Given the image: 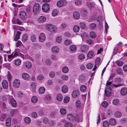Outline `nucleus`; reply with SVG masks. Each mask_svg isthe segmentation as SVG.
I'll list each match as a JSON object with an SVG mask.
<instances>
[{
    "instance_id": "nucleus-1",
    "label": "nucleus",
    "mask_w": 127,
    "mask_h": 127,
    "mask_svg": "<svg viewBox=\"0 0 127 127\" xmlns=\"http://www.w3.org/2000/svg\"><path fill=\"white\" fill-rule=\"evenodd\" d=\"M67 119L70 120H75L76 122L82 121V117L81 115L80 116L77 115L76 117H75L72 114H69L67 115Z\"/></svg>"
},
{
    "instance_id": "nucleus-46",
    "label": "nucleus",
    "mask_w": 127,
    "mask_h": 127,
    "mask_svg": "<svg viewBox=\"0 0 127 127\" xmlns=\"http://www.w3.org/2000/svg\"><path fill=\"white\" fill-rule=\"evenodd\" d=\"M80 26L81 28L82 29H84L86 26L85 23L83 22H81L80 23Z\"/></svg>"
},
{
    "instance_id": "nucleus-7",
    "label": "nucleus",
    "mask_w": 127,
    "mask_h": 127,
    "mask_svg": "<svg viewBox=\"0 0 127 127\" xmlns=\"http://www.w3.org/2000/svg\"><path fill=\"white\" fill-rule=\"evenodd\" d=\"M42 9L44 12H47L50 10V7L49 4L48 3H44L43 4L42 7Z\"/></svg>"
},
{
    "instance_id": "nucleus-61",
    "label": "nucleus",
    "mask_w": 127,
    "mask_h": 127,
    "mask_svg": "<svg viewBox=\"0 0 127 127\" xmlns=\"http://www.w3.org/2000/svg\"><path fill=\"white\" fill-rule=\"evenodd\" d=\"M86 42L88 44L91 45L94 44V41L91 39H89L86 40Z\"/></svg>"
},
{
    "instance_id": "nucleus-39",
    "label": "nucleus",
    "mask_w": 127,
    "mask_h": 127,
    "mask_svg": "<svg viewBox=\"0 0 127 127\" xmlns=\"http://www.w3.org/2000/svg\"><path fill=\"white\" fill-rule=\"evenodd\" d=\"M121 113L117 111L115 112L114 114V116L117 118L120 117L122 116Z\"/></svg>"
},
{
    "instance_id": "nucleus-21",
    "label": "nucleus",
    "mask_w": 127,
    "mask_h": 127,
    "mask_svg": "<svg viewBox=\"0 0 127 127\" xmlns=\"http://www.w3.org/2000/svg\"><path fill=\"white\" fill-rule=\"evenodd\" d=\"M79 91L76 90L74 91L72 93V96L73 97H75L79 95Z\"/></svg>"
},
{
    "instance_id": "nucleus-17",
    "label": "nucleus",
    "mask_w": 127,
    "mask_h": 127,
    "mask_svg": "<svg viewBox=\"0 0 127 127\" xmlns=\"http://www.w3.org/2000/svg\"><path fill=\"white\" fill-rule=\"evenodd\" d=\"M11 119L10 117L8 118L6 120V124L7 126L9 127L11 126Z\"/></svg>"
},
{
    "instance_id": "nucleus-64",
    "label": "nucleus",
    "mask_w": 127,
    "mask_h": 127,
    "mask_svg": "<svg viewBox=\"0 0 127 127\" xmlns=\"http://www.w3.org/2000/svg\"><path fill=\"white\" fill-rule=\"evenodd\" d=\"M49 76L51 78L54 77L55 75V73L54 72H50L49 74Z\"/></svg>"
},
{
    "instance_id": "nucleus-31",
    "label": "nucleus",
    "mask_w": 127,
    "mask_h": 127,
    "mask_svg": "<svg viewBox=\"0 0 127 127\" xmlns=\"http://www.w3.org/2000/svg\"><path fill=\"white\" fill-rule=\"evenodd\" d=\"M79 27L78 25H75L73 28V30L75 32H78L79 31Z\"/></svg>"
},
{
    "instance_id": "nucleus-32",
    "label": "nucleus",
    "mask_w": 127,
    "mask_h": 127,
    "mask_svg": "<svg viewBox=\"0 0 127 127\" xmlns=\"http://www.w3.org/2000/svg\"><path fill=\"white\" fill-rule=\"evenodd\" d=\"M74 3L76 6H78L81 5L82 2L80 0H76L75 1Z\"/></svg>"
},
{
    "instance_id": "nucleus-44",
    "label": "nucleus",
    "mask_w": 127,
    "mask_h": 127,
    "mask_svg": "<svg viewBox=\"0 0 127 127\" xmlns=\"http://www.w3.org/2000/svg\"><path fill=\"white\" fill-rule=\"evenodd\" d=\"M94 55V53L92 51H89L88 53L87 56L90 58H91L93 57Z\"/></svg>"
},
{
    "instance_id": "nucleus-25",
    "label": "nucleus",
    "mask_w": 127,
    "mask_h": 127,
    "mask_svg": "<svg viewBox=\"0 0 127 127\" xmlns=\"http://www.w3.org/2000/svg\"><path fill=\"white\" fill-rule=\"evenodd\" d=\"M10 102L13 106L15 107L17 103L16 101L13 98H11L10 99Z\"/></svg>"
},
{
    "instance_id": "nucleus-20",
    "label": "nucleus",
    "mask_w": 127,
    "mask_h": 127,
    "mask_svg": "<svg viewBox=\"0 0 127 127\" xmlns=\"http://www.w3.org/2000/svg\"><path fill=\"white\" fill-rule=\"evenodd\" d=\"M25 65L26 67L28 69H30L32 66L31 63L29 61L26 62L25 63Z\"/></svg>"
},
{
    "instance_id": "nucleus-52",
    "label": "nucleus",
    "mask_w": 127,
    "mask_h": 127,
    "mask_svg": "<svg viewBox=\"0 0 127 127\" xmlns=\"http://www.w3.org/2000/svg\"><path fill=\"white\" fill-rule=\"evenodd\" d=\"M71 43V40L68 39H66L64 41V43L66 45H69Z\"/></svg>"
},
{
    "instance_id": "nucleus-60",
    "label": "nucleus",
    "mask_w": 127,
    "mask_h": 127,
    "mask_svg": "<svg viewBox=\"0 0 127 127\" xmlns=\"http://www.w3.org/2000/svg\"><path fill=\"white\" fill-rule=\"evenodd\" d=\"M119 102V100H118L115 99L113 100L112 103H113L115 105H117Z\"/></svg>"
},
{
    "instance_id": "nucleus-6",
    "label": "nucleus",
    "mask_w": 127,
    "mask_h": 127,
    "mask_svg": "<svg viewBox=\"0 0 127 127\" xmlns=\"http://www.w3.org/2000/svg\"><path fill=\"white\" fill-rule=\"evenodd\" d=\"M20 84V81L19 79H15L13 82V87L17 88L19 87Z\"/></svg>"
},
{
    "instance_id": "nucleus-27",
    "label": "nucleus",
    "mask_w": 127,
    "mask_h": 127,
    "mask_svg": "<svg viewBox=\"0 0 127 127\" xmlns=\"http://www.w3.org/2000/svg\"><path fill=\"white\" fill-rule=\"evenodd\" d=\"M56 98L58 101H61L63 99V96L61 94H58Z\"/></svg>"
},
{
    "instance_id": "nucleus-24",
    "label": "nucleus",
    "mask_w": 127,
    "mask_h": 127,
    "mask_svg": "<svg viewBox=\"0 0 127 127\" xmlns=\"http://www.w3.org/2000/svg\"><path fill=\"white\" fill-rule=\"evenodd\" d=\"M62 92L64 93H66L68 91V88L66 86H64L62 88Z\"/></svg>"
},
{
    "instance_id": "nucleus-23",
    "label": "nucleus",
    "mask_w": 127,
    "mask_h": 127,
    "mask_svg": "<svg viewBox=\"0 0 127 127\" xmlns=\"http://www.w3.org/2000/svg\"><path fill=\"white\" fill-rule=\"evenodd\" d=\"M73 16L75 19H78L80 18V14L78 12H75L73 14Z\"/></svg>"
},
{
    "instance_id": "nucleus-43",
    "label": "nucleus",
    "mask_w": 127,
    "mask_h": 127,
    "mask_svg": "<svg viewBox=\"0 0 127 127\" xmlns=\"http://www.w3.org/2000/svg\"><path fill=\"white\" fill-rule=\"evenodd\" d=\"M36 85L34 82L32 83L31 84V90L33 91H34L35 89Z\"/></svg>"
},
{
    "instance_id": "nucleus-18",
    "label": "nucleus",
    "mask_w": 127,
    "mask_h": 127,
    "mask_svg": "<svg viewBox=\"0 0 127 127\" xmlns=\"http://www.w3.org/2000/svg\"><path fill=\"white\" fill-rule=\"evenodd\" d=\"M51 50L52 52L54 53H57L59 51V49L57 46H54L52 47Z\"/></svg>"
},
{
    "instance_id": "nucleus-35",
    "label": "nucleus",
    "mask_w": 127,
    "mask_h": 127,
    "mask_svg": "<svg viewBox=\"0 0 127 127\" xmlns=\"http://www.w3.org/2000/svg\"><path fill=\"white\" fill-rule=\"evenodd\" d=\"M64 126L65 127H72V124L69 122H66L64 124Z\"/></svg>"
},
{
    "instance_id": "nucleus-9",
    "label": "nucleus",
    "mask_w": 127,
    "mask_h": 127,
    "mask_svg": "<svg viewBox=\"0 0 127 127\" xmlns=\"http://www.w3.org/2000/svg\"><path fill=\"white\" fill-rule=\"evenodd\" d=\"M100 59L99 57H98L96 58L95 61V66L93 69V71H95L96 69L97 68V65L100 64Z\"/></svg>"
},
{
    "instance_id": "nucleus-19",
    "label": "nucleus",
    "mask_w": 127,
    "mask_h": 127,
    "mask_svg": "<svg viewBox=\"0 0 127 127\" xmlns=\"http://www.w3.org/2000/svg\"><path fill=\"white\" fill-rule=\"evenodd\" d=\"M109 123L111 125L114 126L116 124V122L114 119L111 118L109 120Z\"/></svg>"
},
{
    "instance_id": "nucleus-54",
    "label": "nucleus",
    "mask_w": 127,
    "mask_h": 127,
    "mask_svg": "<svg viewBox=\"0 0 127 127\" xmlns=\"http://www.w3.org/2000/svg\"><path fill=\"white\" fill-rule=\"evenodd\" d=\"M31 39L32 42L35 41L36 39V36L34 35H32L31 37Z\"/></svg>"
},
{
    "instance_id": "nucleus-37",
    "label": "nucleus",
    "mask_w": 127,
    "mask_h": 127,
    "mask_svg": "<svg viewBox=\"0 0 127 127\" xmlns=\"http://www.w3.org/2000/svg\"><path fill=\"white\" fill-rule=\"evenodd\" d=\"M28 39V36L27 34H24L23 36L22 37V41L23 42H25Z\"/></svg>"
},
{
    "instance_id": "nucleus-51",
    "label": "nucleus",
    "mask_w": 127,
    "mask_h": 127,
    "mask_svg": "<svg viewBox=\"0 0 127 127\" xmlns=\"http://www.w3.org/2000/svg\"><path fill=\"white\" fill-rule=\"evenodd\" d=\"M116 72L118 74H122L123 73V70L121 68H118L117 69Z\"/></svg>"
},
{
    "instance_id": "nucleus-49",
    "label": "nucleus",
    "mask_w": 127,
    "mask_h": 127,
    "mask_svg": "<svg viewBox=\"0 0 127 127\" xmlns=\"http://www.w3.org/2000/svg\"><path fill=\"white\" fill-rule=\"evenodd\" d=\"M58 13V10L56 9H54L52 12V15L53 16H56Z\"/></svg>"
},
{
    "instance_id": "nucleus-14",
    "label": "nucleus",
    "mask_w": 127,
    "mask_h": 127,
    "mask_svg": "<svg viewBox=\"0 0 127 127\" xmlns=\"http://www.w3.org/2000/svg\"><path fill=\"white\" fill-rule=\"evenodd\" d=\"M89 49L88 46L87 45H82L81 48V51L83 52H86Z\"/></svg>"
},
{
    "instance_id": "nucleus-40",
    "label": "nucleus",
    "mask_w": 127,
    "mask_h": 127,
    "mask_svg": "<svg viewBox=\"0 0 127 127\" xmlns=\"http://www.w3.org/2000/svg\"><path fill=\"white\" fill-rule=\"evenodd\" d=\"M45 88L44 87H42L39 88V92L40 94H42L45 92Z\"/></svg>"
},
{
    "instance_id": "nucleus-8",
    "label": "nucleus",
    "mask_w": 127,
    "mask_h": 127,
    "mask_svg": "<svg viewBox=\"0 0 127 127\" xmlns=\"http://www.w3.org/2000/svg\"><path fill=\"white\" fill-rule=\"evenodd\" d=\"M20 16L22 19L24 20L26 18L27 15L25 11H22L20 13Z\"/></svg>"
},
{
    "instance_id": "nucleus-10",
    "label": "nucleus",
    "mask_w": 127,
    "mask_h": 127,
    "mask_svg": "<svg viewBox=\"0 0 127 127\" xmlns=\"http://www.w3.org/2000/svg\"><path fill=\"white\" fill-rule=\"evenodd\" d=\"M39 38L40 41L41 42H43L46 39V36L43 33H40Z\"/></svg>"
},
{
    "instance_id": "nucleus-38",
    "label": "nucleus",
    "mask_w": 127,
    "mask_h": 127,
    "mask_svg": "<svg viewBox=\"0 0 127 127\" xmlns=\"http://www.w3.org/2000/svg\"><path fill=\"white\" fill-rule=\"evenodd\" d=\"M90 37L92 38H95L96 37V35L95 33L94 32H92L90 33Z\"/></svg>"
},
{
    "instance_id": "nucleus-33",
    "label": "nucleus",
    "mask_w": 127,
    "mask_h": 127,
    "mask_svg": "<svg viewBox=\"0 0 127 127\" xmlns=\"http://www.w3.org/2000/svg\"><path fill=\"white\" fill-rule=\"evenodd\" d=\"M60 112L61 114L62 115H65L66 113V110L63 108H62L60 109Z\"/></svg>"
},
{
    "instance_id": "nucleus-11",
    "label": "nucleus",
    "mask_w": 127,
    "mask_h": 127,
    "mask_svg": "<svg viewBox=\"0 0 127 127\" xmlns=\"http://www.w3.org/2000/svg\"><path fill=\"white\" fill-rule=\"evenodd\" d=\"M22 77L23 79L26 80H29L30 78V76L29 74L26 72L22 73Z\"/></svg>"
},
{
    "instance_id": "nucleus-53",
    "label": "nucleus",
    "mask_w": 127,
    "mask_h": 127,
    "mask_svg": "<svg viewBox=\"0 0 127 127\" xmlns=\"http://www.w3.org/2000/svg\"><path fill=\"white\" fill-rule=\"evenodd\" d=\"M93 66V65L91 63H88L87 65V68L89 69H92Z\"/></svg>"
},
{
    "instance_id": "nucleus-4",
    "label": "nucleus",
    "mask_w": 127,
    "mask_h": 127,
    "mask_svg": "<svg viewBox=\"0 0 127 127\" xmlns=\"http://www.w3.org/2000/svg\"><path fill=\"white\" fill-rule=\"evenodd\" d=\"M40 9V5L38 3H36L34 5L33 11L34 14H36L38 12Z\"/></svg>"
},
{
    "instance_id": "nucleus-42",
    "label": "nucleus",
    "mask_w": 127,
    "mask_h": 127,
    "mask_svg": "<svg viewBox=\"0 0 127 127\" xmlns=\"http://www.w3.org/2000/svg\"><path fill=\"white\" fill-rule=\"evenodd\" d=\"M24 120L26 123L28 124L30 123L31 119L30 118L27 117L25 118Z\"/></svg>"
},
{
    "instance_id": "nucleus-13",
    "label": "nucleus",
    "mask_w": 127,
    "mask_h": 127,
    "mask_svg": "<svg viewBox=\"0 0 127 127\" xmlns=\"http://www.w3.org/2000/svg\"><path fill=\"white\" fill-rule=\"evenodd\" d=\"M120 93L122 96L126 95L127 94V88L125 87L123 88L120 91Z\"/></svg>"
},
{
    "instance_id": "nucleus-28",
    "label": "nucleus",
    "mask_w": 127,
    "mask_h": 127,
    "mask_svg": "<svg viewBox=\"0 0 127 127\" xmlns=\"http://www.w3.org/2000/svg\"><path fill=\"white\" fill-rule=\"evenodd\" d=\"M63 72L64 73H67L69 71V69L67 66H64L62 69Z\"/></svg>"
},
{
    "instance_id": "nucleus-47",
    "label": "nucleus",
    "mask_w": 127,
    "mask_h": 127,
    "mask_svg": "<svg viewBox=\"0 0 127 127\" xmlns=\"http://www.w3.org/2000/svg\"><path fill=\"white\" fill-rule=\"evenodd\" d=\"M108 105V102L106 101H104L101 103V105L102 107L104 108L106 107Z\"/></svg>"
},
{
    "instance_id": "nucleus-3",
    "label": "nucleus",
    "mask_w": 127,
    "mask_h": 127,
    "mask_svg": "<svg viewBox=\"0 0 127 127\" xmlns=\"http://www.w3.org/2000/svg\"><path fill=\"white\" fill-rule=\"evenodd\" d=\"M46 29L50 31L55 32L57 31L56 27L51 24H47L45 26Z\"/></svg>"
},
{
    "instance_id": "nucleus-16",
    "label": "nucleus",
    "mask_w": 127,
    "mask_h": 127,
    "mask_svg": "<svg viewBox=\"0 0 127 127\" xmlns=\"http://www.w3.org/2000/svg\"><path fill=\"white\" fill-rule=\"evenodd\" d=\"M2 85L3 88L4 89H6L8 87V83L6 80H3L2 82Z\"/></svg>"
},
{
    "instance_id": "nucleus-62",
    "label": "nucleus",
    "mask_w": 127,
    "mask_h": 127,
    "mask_svg": "<svg viewBox=\"0 0 127 127\" xmlns=\"http://www.w3.org/2000/svg\"><path fill=\"white\" fill-rule=\"evenodd\" d=\"M43 123L45 124L48 123L49 122L48 119L46 118H43Z\"/></svg>"
},
{
    "instance_id": "nucleus-50",
    "label": "nucleus",
    "mask_w": 127,
    "mask_h": 127,
    "mask_svg": "<svg viewBox=\"0 0 127 127\" xmlns=\"http://www.w3.org/2000/svg\"><path fill=\"white\" fill-rule=\"evenodd\" d=\"M64 36L66 37L69 38L71 37V34L68 32H66L64 34Z\"/></svg>"
},
{
    "instance_id": "nucleus-57",
    "label": "nucleus",
    "mask_w": 127,
    "mask_h": 127,
    "mask_svg": "<svg viewBox=\"0 0 127 127\" xmlns=\"http://www.w3.org/2000/svg\"><path fill=\"white\" fill-rule=\"evenodd\" d=\"M16 47H17L19 46H21L22 45V44L21 41L20 40H18L16 42Z\"/></svg>"
},
{
    "instance_id": "nucleus-34",
    "label": "nucleus",
    "mask_w": 127,
    "mask_h": 127,
    "mask_svg": "<svg viewBox=\"0 0 127 127\" xmlns=\"http://www.w3.org/2000/svg\"><path fill=\"white\" fill-rule=\"evenodd\" d=\"M38 100V99L36 96H32L31 98L32 102L35 103H36Z\"/></svg>"
},
{
    "instance_id": "nucleus-36",
    "label": "nucleus",
    "mask_w": 127,
    "mask_h": 127,
    "mask_svg": "<svg viewBox=\"0 0 127 127\" xmlns=\"http://www.w3.org/2000/svg\"><path fill=\"white\" fill-rule=\"evenodd\" d=\"M70 48V50L73 51H75L77 49L76 47L74 45H71Z\"/></svg>"
},
{
    "instance_id": "nucleus-22",
    "label": "nucleus",
    "mask_w": 127,
    "mask_h": 127,
    "mask_svg": "<svg viewBox=\"0 0 127 127\" xmlns=\"http://www.w3.org/2000/svg\"><path fill=\"white\" fill-rule=\"evenodd\" d=\"M15 64L17 66L19 65L21 63V61L19 59H15L14 61Z\"/></svg>"
},
{
    "instance_id": "nucleus-30",
    "label": "nucleus",
    "mask_w": 127,
    "mask_h": 127,
    "mask_svg": "<svg viewBox=\"0 0 127 127\" xmlns=\"http://www.w3.org/2000/svg\"><path fill=\"white\" fill-rule=\"evenodd\" d=\"M86 86L85 85H82L80 88V90L81 92H85L86 91Z\"/></svg>"
},
{
    "instance_id": "nucleus-55",
    "label": "nucleus",
    "mask_w": 127,
    "mask_h": 127,
    "mask_svg": "<svg viewBox=\"0 0 127 127\" xmlns=\"http://www.w3.org/2000/svg\"><path fill=\"white\" fill-rule=\"evenodd\" d=\"M32 117L34 118H36L37 117V115L36 112H34L32 113Z\"/></svg>"
},
{
    "instance_id": "nucleus-48",
    "label": "nucleus",
    "mask_w": 127,
    "mask_h": 127,
    "mask_svg": "<svg viewBox=\"0 0 127 127\" xmlns=\"http://www.w3.org/2000/svg\"><path fill=\"white\" fill-rule=\"evenodd\" d=\"M44 78V76L42 74H40L37 76V78L39 80H43Z\"/></svg>"
},
{
    "instance_id": "nucleus-26",
    "label": "nucleus",
    "mask_w": 127,
    "mask_h": 127,
    "mask_svg": "<svg viewBox=\"0 0 127 127\" xmlns=\"http://www.w3.org/2000/svg\"><path fill=\"white\" fill-rule=\"evenodd\" d=\"M21 32L19 31H18L16 34L14 40L16 41H17L19 39L20 35Z\"/></svg>"
},
{
    "instance_id": "nucleus-12",
    "label": "nucleus",
    "mask_w": 127,
    "mask_h": 127,
    "mask_svg": "<svg viewBox=\"0 0 127 127\" xmlns=\"http://www.w3.org/2000/svg\"><path fill=\"white\" fill-rule=\"evenodd\" d=\"M46 17L44 16H41L39 17L38 18V21L40 23H43L46 20Z\"/></svg>"
},
{
    "instance_id": "nucleus-15",
    "label": "nucleus",
    "mask_w": 127,
    "mask_h": 127,
    "mask_svg": "<svg viewBox=\"0 0 127 127\" xmlns=\"http://www.w3.org/2000/svg\"><path fill=\"white\" fill-rule=\"evenodd\" d=\"M95 4L94 2H88L87 3V6L91 10L95 7Z\"/></svg>"
},
{
    "instance_id": "nucleus-45",
    "label": "nucleus",
    "mask_w": 127,
    "mask_h": 127,
    "mask_svg": "<svg viewBox=\"0 0 127 127\" xmlns=\"http://www.w3.org/2000/svg\"><path fill=\"white\" fill-rule=\"evenodd\" d=\"M109 123L106 121H104L103 122V125L104 127H108L109 126Z\"/></svg>"
},
{
    "instance_id": "nucleus-63",
    "label": "nucleus",
    "mask_w": 127,
    "mask_h": 127,
    "mask_svg": "<svg viewBox=\"0 0 127 127\" xmlns=\"http://www.w3.org/2000/svg\"><path fill=\"white\" fill-rule=\"evenodd\" d=\"M51 59L55 61L57 60L58 59L57 57L54 55H52L51 56Z\"/></svg>"
},
{
    "instance_id": "nucleus-41",
    "label": "nucleus",
    "mask_w": 127,
    "mask_h": 127,
    "mask_svg": "<svg viewBox=\"0 0 127 127\" xmlns=\"http://www.w3.org/2000/svg\"><path fill=\"white\" fill-rule=\"evenodd\" d=\"M62 40V37L60 36H58L56 37V41L58 43H60Z\"/></svg>"
},
{
    "instance_id": "nucleus-5",
    "label": "nucleus",
    "mask_w": 127,
    "mask_h": 127,
    "mask_svg": "<svg viewBox=\"0 0 127 127\" xmlns=\"http://www.w3.org/2000/svg\"><path fill=\"white\" fill-rule=\"evenodd\" d=\"M67 3V1L65 0H61L57 2V5L59 7H61L65 5Z\"/></svg>"
},
{
    "instance_id": "nucleus-2",
    "label": "nucleus",
    "mask_w": 127,
    "mask_h": 127,
    "mask_svg": "<svg viewBox=\"0 0 127 127\" xmlns=\"http://www.w3.org/2000/svg\"><path fill=\"white\" fill-rule=\"evenodd\" d=\"M112 82H109L108 81H107L106 83V86L107 88L105 91V95L106 96L108 97L110 96L111 95V89L110 87L109 86H108V85H111L112 84Z\"/></svg>"
},
{
    "instance_id": "nucleus-59",
    "label": "nucleus",
    "mask_w": 127,
    "mask_h": 127,
    "mask_svg": "<svg viewBox=\"0 0 127 127\" xmlns=\"http://www.w3.org/2000/svg\"><path fill=\"white\" fill-rule=\"evenodd\" d=\"M96 27V25L94 23H91L90 26V28L94 30L95 29Z\"/></svg>"
},
{
    "instance_id": "nucleus-58",
    "label": "nucleus",
    "mask_w": 127,
    "mask_h": 127,
    "mask_svg": "<svg viewBox=\"0 0 127 127\" xmlns=\"http://www.w3.org/2000/svg\"><path fill=\"white\" fill-rule=\"evenodd\" d=\"M70 98L68 96L65 97L64 99V102L65 103H68L69 101Z\"/></svg>"
},
{
    "instance_id": "nucleus-56",
    "label": "nucleus",
    "mask_w": 127,
    "mask_h": 127,
    "mask_svg": "<svg viewBox=\"0 0 127 127\" xmlns=\"http://www.w3.org/2000/svg\"><path fill=\"white\" fill-rule=\"evenodd\" d=\"M61 78L65 80H67L68 78V76L65 75H62Z\"/></svg>"
},
{
    "instance_id": "nucleus-29",
    "label": "nucleus",
    "mask_w": 127,
    "mask_h": 127,
    "mask_svg": "<svg viewBox=\"0 0 127 127\" xmlns=\"http://www.w3.org/2000/svg\"><path fill=\"white\" fill-rule=\"evenodd\" d=\"M88 36L87 34L85 32H83L81 34V36L83 40L87 38Z\"/></svg>"
}]
</instances>
